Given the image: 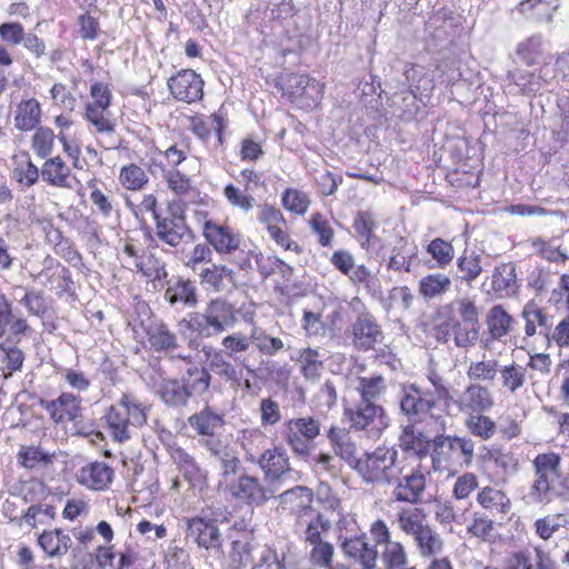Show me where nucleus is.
Listing matches in <instances>:
<instances>
[{
    "instance_id": "23",
    "label": "nucleus",
    "mask_w": 569,
    "mask_h": 569,
    "mask_svg": "<svg viewBox=\"0 0 569 569\" xmlns=\"http://www.w3.org/2000/svg\"><path fill=\"white\" fill-rule=\"evenodd\" d=\"M496 406L493 391L486 385L469 382L457 400L461 413L489 412Z\"/></svg>"
},
{
    "instance_id": "30",
    "label": "nucleus",
    "mask_w": 569,
    "mask_h": 569,
    "mask_svg": "<svg viewBox=\"0 0 569 569\" xmlns=\"http://www.w3.org/2000/svg\"><path fill=\"white\" fill-rule=\"evenodd\" d=\"M37 546L46 558L62 559L72 548V538L63 528L43 529L37 533Z\"/></svg>"
},
{
    "instance_id": "57",
    "label": "nucleus",
    "mask_w": 569,
    "mask_h": 569,
    "mask_svg": "<svg viewBox=\"0 0 569 569\" xmlns=\"http://www.w3.org/2000/svg\"><path fill=\"white\" fill-rule=\"evenodd\" d=\"M542 71V69H540ZM509 78L518 86L522 93H536L547 83L541 72L536 73L527 68L517 67L509 72Z\"/></svg>"
},
{
    "instance_id": "47",
    "label": "nucleus",
    "mask_w": 569,
    "mask_h": 569,
    "mask_svg": "<svg viewBox=\"0 0 569 569\" xmlns=\"http://www.w3.org/2000/svg\"><path fill=\"white\" fill-rule=\"evenodd\" d=\"M486 325L490 338L499 341L512 330L515 318L502 305H495L487 313Z\"/></svg>"
},
{
    "instance_id": "26",
    "label": "nucleus",
    "mask_w": 569,
    "mask_h": 569,
    "mask_svg": "<svg viewBox=\"0 0 569 569\" xmlns=\"http://www.w3.org/2000/svg\"><path fill=\"white\" fill-rule=\"evenodd\" d=\"M535 560L527 548L508 552L502 560V569H557V562L542 547H535Z\"/></svg>"
},
{
    "instance_id": "3",
    "label": "nucleus",
    "mask_w": 569,
    "mask_h": 569,
    "mask_svg": "<svg viewBox=\"0 0 569 569\" xmlns=\"http://www.w3.org/2000/svg\"><path fill=\"white\" fill-rule=\"evenodd\" d=\"M29 278L58 298L74 292V281L69 268L47 253L41 260L28 259L26 262Z\"/></svg>"
},
{
    "instance_id": "38",
    "label": "nucleus",
    "mask_w": 569,
    "mask_h": 569,
    "mask_svg": "<svg viewBox=\"0 0 569 569\" xmlns=\"http://www.w3.org/2000/svg\"><path fill=\"white\" fill-rule=\"evenodd\" d=\"M137 560L134 550L127 546L117 553L113 545H103L96 548V562L100 569H124Z\"/></svg>"
},
{
    "instance_id": "40",
    "label": "nucleus",
    "mask_w": 569,
    "mask_h": 569,
    "mask_svg": "<svg viewBox=\"0 0 569 569\" xmlns=\"http://www.w3.org/2000/svg\"><path fill=\"white\" fill-rule=\"evenodd\" d=\"M477 503L492 515L506 516L511 511L512 501L508 493L492 486L482 487L476 497Z\"/></svg>"
},
{
    "instance_id": "63",
    "label": "nucleus",
    "mask_w": 569,
    "mask_h": 569,
    "mask_svg": "<svg viewBox=\"0 0 569 569\" xmlns=\"http://www.w3.org/2000/svg\"><path fill=\"white\" fill-rule=\"evenodd\" d=\"M33 133L30 138V148L33 153L40 159L50 158L54 149L56 134L49 127L39 126L32 130Z\"/></svg>"
},
{
    "instance_id": "39",
    "label": "nucleus",
    "mask_w": 569,
    "mask_h": 569,
    "mask_svg": "<svg viewBox=\"0 0 569 569\" xmlns=\"http://www.w3.org/2000/svg\"><path fill=\"white\" fill-rule=\"evenodd\" d=\"M43 230L46 231L48 242L53 244L57 256L73 268H81L83 266L81 253L63 237L59 228L54 227L52 222H48Z\"/></svg>"
},
{
    "instance_id": "17",
    "label": "nucleus",
    "mask_w": 569,
    "mask_h": 569,
    "mask_svg": "<svg viewBox=\"0 0 569 569\" xmlns=\"http://www.w3.org/2000/svg\"><path fill=\"white\" fill-rule=\"evenodd\" d=\"M171 97L187 104L200 102L204 97V80L192 69L186 68L171 74L167 80Z\"/></svg>"
},
{
    "instance_id": "22",
    "label": "nucleus",
    "mask_w": 569,
    "mask_h": 569,
    "mask_svg": "<svg viewBox=\"0 0 569 569\" xmlns=\"http://www.w3.org/2000/svg\"><path fill=\"white\" fill-rule=\"evenodd\" d=\"M401 410L415 420H423L426 417L440 418L436 415L437 399L431 391H422L416 386H410L405 390L400 401Z\"/></svg>"
},
{
    "instance_id": "61",
    "label": "nucleus",
    "mask_w": 569,
    "mask_h": 569,
    "mask_svg": "<svg viewBox=\"0 0 569 569\" xmlns=\"http://www.w3.org/2000/svg\"><path fill=\"white\" fill-rule=\"evenodd\" d=\"M119 183L128 191H140L149 183V177L139 164L128 163L120 169Z\"/></svg>"
},
{
    "instance_id": "15",
    "label": "nucleus",
    "mask_w": 569,
    "mask_h": 569,
    "mask_svg": "<svg viewBox=\"0 0 569 569\" xmlns=\"http://www.w3.org/2000/svg\"><path fill=\"white\" fill-rule=\"evenodd\" d=\"M313 491L305 486H296L279 496V512L291 523L296 532L303 528L306 520L315 512Z\"/></svg>"
},
{
    "instance_id": "24",
    "label": "nucleus",
    "mask_w": 569,
    "mask_h": 569,
    "mask_svg": "<svg viewBox=\"0 0 569 569\" xmlns=\"http://www.w3.org/2000/svg\"><path fill=\"white\" fill-rule=\"evenodd\" d=\"M523 320L525 338L540 336L547 340L550 327L553 325V316L535 299L528 300L520 312Z\"/></svg>"
},
{
    "instance_id": "60",
    "label": "nucleus",
    "mask_w": 569,
    "mask_h": 569,
    "mask_svg": "<svg viewBox=\"0 0 569 569\" xmlns=\"http://www.w3.org/2000/svg\"><path fill=\"white\" fill-rule=\"evenodd\" d=\"M386 380L381 375L359 377L356 388L360 396L359 402L375 403L386 392Z\"/></svg>"
},
{
    "instance_id": "54",
    "label": "nucleus",
    "mask_w": 569,
    "mask_h": 569,
    "mask_svg": "<svg viewBox=\"0 0 569 569\" xmlns=\"http://www.w3.org/2000/svg\"><path fill=\"white\" fill-rule=\"evenodd\" d=\"M499 361L495 358L473 360L466 370V376L472 383L492 382L499 372Z\"/></svg>"
},
{
    "instance_id": "10",
    "label": "nucleus",
    "mask_w": 569,
    "mask_h": 569,
    "mask_svg": "<svg viewBox=\"0 0 569 569\" xmlns=\"http://www.w3.org/2000/svg\"><path fill=\"white\" fill-rule=\"evenodd\" d=\"M157 238L170 246L178 247L188 233H192L187 222L186 203L181 200H169L162 212L154 217Z\"/></svg>"
},
{
    "instance_id": "58",
    "label": "nucleus",
    "mask_w": 569,
    "mask_h": 569,
    "mask_svg": "<svg viewBox=\"0 0 569 569\" xmlns=\"http://www.w3.org/2000/svg\"><path fill=\"white\" fill-rule=\"evenodd\" d=\"M254 546L248 539H237L231 542L229 566L231 569H247L253 567Z\"/></svg>"
},
{
    "instance_id": "43",
    "label": "nucleus",
    "mask_w": 569,
    "mask_h": 569,
    "mask_svg": "<svg viewBox=\"0 0 569 569\" xmlns=\"http://www.w3.org/2000/svg\"><path fill=\"white\" fill-rule=\"evenodd\" d=\"M560 7V0H521L516 10L535 22H549Z\"/></svg>"
},
{
    "instance_id": "44",
    "label": "nucleus",
    "mask_w": 569,
    "mask_h": 569,
    "mask_svg": "<svg viewBox=\"0 0 569 569\" xmlns=\"http://www.w3.org/2000/svg\"><path fill=\"white\" fill-rule=\"evenodd\" d=\"M83 119L98 136H112L116 133L117 123L110 107L84 106Z\"/></svg>"
},
{
    "instance_id": "6",
    "label": "nucleus",
    "mask_w": 569,
    "mask_h": 569,
    "mask_svg": "<svg viewBox=\"0 0 569 569\" xmlns=\"http://www.w3.org/2000/svg\"><path fill=\"white\" fill-rule=\"evenodd\" d=\"M398 479L392 489V499L416 506L421 502L427 489L428 469L416 459L405 457L397 466Z\"/></svg>"
},
{
    "instance_id": "48",
    "label": "nucleus",
    "mask_w": 569,
    "mask_h": 569,
    "mask_svg": "<svg viewBox=\"0 0 569 569\" xmlns=\"http://www.w3.org/2000/svg\"><path fill=\"white\" fill-rule=\"evenodd\" d=\"M516 267L512 262H502L495 267L490 277L486 279L483 286L489 282L488 292L496 296L508 293L516 283Z\"/></svg>"
},
{
    "instance_id": "45",
    "label": "nucleus",
    "mask_w": 569,
    "mask_h": 569,
    "mask_svg": "<svg viewBox=\"0 0 569 569\" xmlns=\"http://www.w3.org/2000/svg\"><path fill=\"white\" fill-rule=\"evenodd\" d=\"M12 177L24 188L32 187L41 178L40 168L32 162L29 152L19 151L13 154Z\"/></svg>"
},
{
    "instance_id": "49",
    "label": "nucleus",
    "mask_w": 569,
    "mask_h": 569,
    "mask_svg": "<svg viewBox=\"0 0 569 569\" xmlns=\"http://www.w3.org/2000/svg\"><path fill=\"white\" fill-rule=\"evenodd\" d=\"M296 362L306 380L317 381L325 370V359L318 349L311 347L298 351Z\"/></svg>"
},
{
    "instance_id": "20",
    "label": "nucleus",
    "mask_w": 569,
    "mask_h": 569,
    "mask_svg": "<svg viewBox=\"0 0 569 569\" xmlns=\"http://www.w3.org/2000/svg\"><path fill=\"white\" fill-rule=\"evenodd\" d=\"M339 547L343 556L359 569H377L379 551L370 543L366 532H355L351 538L340 537Z\"/></svg>"
},
{
    "instance_id": "1",
    "label": "nucleus",
    "mask_w": 569,
    "mask_h": 569,
    "mask_svg": "<svg viewBox=\"0 0 569 569\" xmlns=\"http://www.w3.org/2000/svg\"><path fill=\"white\" fill-rule=\"evenodd\" d=\"M149 410L150 407L134 393L124 392L106 410L102 421L111 439L123 443L131 439L133 428H140L147 423Z\"/></svg>"
},
{
    "instance_id": "34",
    "label": "nucleus",
    "mask_w": 569,
    "mask_h": 569,
    "mask_svg": "<svg viewBox=\"0 0 569 569\" xmlns=\"http://www.w3.org/2000/svg\"><path fill=\"white\" fill-rule=\"evenodd\" d=\"M258 463L264 478L271 482L280 481L291 471L287 451L281 447L263 450Z\"/></svg>"
},
{
    "instance_id": "13",
    "label": "nucleus",
    "mask_w": 569,
    "mask_h": 569,
    "mask_svg": "<svg viewBox=\"0 0 569 569\" xmlns=\"http://www.w3.org/2000/svg\"><path fill=\"white\" fill-rule=\"evenodd\" d=\"M222 493L227 500L241 506H261L271 497V491L263 481L248 473L232 478L231 482H222Z\"/></svg>"
},
{
    "instance_id": "56",
    "label": "nucleus",
    "mask_w": 569,
    "mask_h": 569,
    "mask_svg": "<svg viewBox=\"0 0 569 569\" xmlns=\"http://www.w3.org/2000/svg\"><path fill=\"white\" fill-rule=\"evenodd\" d=\"M328 440L333 452L347 462L356 460L357 447L349 433L337 427H330L327 431Z\"/></svg>"
},
{
    "instance_id": "12",
    "label": "nucleus",
    "mask_w": 569,
    "mask_h": 569,
    "mask_svg": "<svg viewBox=\"0 0 569 569\" xmlns=\"http://www.w3.org/2000/svg\"><path fill=\"white\" fill-rule=\"evenodd\" d=\"M397 456L393 448L378 447L358 459L355 468L368 483H390L395 479L392 469L399 465Z\"/></svg>"
},
{
    "instance_id": "41",
    "label": "nucleus",
    "mask_w": 569,
    "mask_h": 569,
    "mask_svg": "<svg viewBox=\"0 0 569 569\" xmlns=\"http://www.w3.org/2000/svg\"><path fill=\"white\" fill-rule=\"evenodd\" d=\"M17 463L28 471L48 469L52 466L54 456L34 445H21L16 455Z\"/></svg>"
},
{
    "instance_id": "14",
    "label": "nucleus",
    "mask_w": 569,
    "mask_h": 569,
    "mask_svg": "<svg viewBox=\"0 0 569 569\" xmlns=\"http://www.w3.org/2000/svg\"><path fill=\"white\" fill-rule=\"evenodd\" d=\"M346 419L350 428L363 431L369 438L378 439L389 426V419L382 406L369 402H357L345 408Z\"/></svg>"
},
{
    "instance_id": "16",
    "label": "nucleus",
    "mask_w": 569,
    "mask_h": 569,
    "mask_svg": "<svg viewBox=\"0 0 569 569\" xmlns=\"http://www.w3.org/2000/svg\"><path fill=\"white\" fill-rule=\"evenodd\" d=\"M320 435V422L313 417L288 419L283 423V439L290 449L300 456H308L315 439Z\"/></svg>"
},
{
    "instance_id": "31",
    "label": "nucleus",
    "mask_w": 569,
    "mask_h": 569,
    "mask_svg": "<svg viewBox=\"0 0 569 569\" xmlns=\"http://www.w3.org/2000/svg\"><path fill=\"white\" fill-rule=\"evenodd\" d=\"M114 479V470L103 461H92L78 472L77 481L80 486L92 491H106Z\"/></svg>"
},
{
    "instance_id": "28",
    "label": "nucleus",
    "mask_w": 569,
    "mask_h": 569,
    "mask_svg": "<svg viewBox=\"0 0 569 569\" xmlns=\"http://www.w3.org/2000/svg\"><path fill=\"white\" fill-rule=\"evenodd\" d=\"M41 180L49 187L57 189H73L78 181L72 168L61 156L50 157L44 160L40 168Z\"/></svg>"
},
{
    "instance_id": "4",
    "label": "nucleus",
    "mask_w": 569,
    "mask_h": 569,
    "mask_svg": "<svg viewBox=\"0 0 569 569\" xmlns=\"http://www.w3.org/2000/svg\"><path fill=\"white\" fill-rule=\"evenodd\" d=\"M281 97L302 110L317 108L325 93V83L306 73L288 72L276 80Z\"/></svg>"
},
{
    "instance_id": "18",
    "label": "nucleus",
    "mask_w": 569,
    "mask_h": 569,
    "mask_svg": "<svg viewBox=\"0 0 569 569\" xmlns=\"http://www.w3.org/2000/svg\"><path fill=\"white\" fill-rule=\"evenodd\" d=\"M240 177L243 180V189H240L234 183L229 182L223 187V197L227 202L232 207L243 212L251 211L256 206V199L249 191L266 188V182L262 180V173L253 168H244L240 171Z\"/></svg>"
},
{
    "instance_id": "19",
    "label": "nucleus",
    "mask_w": 569,
    "mask_h": 569,
    "mask_svg": "<svg viewBox=\"0 0 569 569\" xmlns=\"http://www.w3.org/2000/svg\"><path fill=\"white\" fill-rule=\"evenodd\" d=\"M134 333L146 350L157 353H171L179 346L176 333L162 322H141L134 328Z\"/></svg>"
},
{
    "instance_id": "32",
    "label": "nucleus",
    "mask_w": 569,
    "mask_h": 569,
    "mask_svg": "<svg viewBox=\"0 0 569 569\" xmlns=\"http://www.w3.org/2000/svg\"><path fill=\"white\" fill-rule=\"evenodd\" d=\"M204 447L210 453L220 460L221 473L218 482V491L222 492V482H231V478L238 475L241 469V461L233 450L220 439H208Z\"/></svg>"
},
{
    "instance_id": "5",
    "label": "nucleus",
    "mask_w": 569,
    "mask_h": 569,
    "mask_svg": "<svg viewBox=\"0 0 569 569\" xmlns=\"http://www.w3.org/2000/svg\"><path fill=\"white\" fill-rule=\"evenodd\" d=\"M237 310L223 298L209 301L203 312L190 313L188 328L201 337H212L232 328L238 320Z\"/></svg>"
},
{
    "instance_id": "7",
    "label": "nucleus",
    "mask_w": 569,
    "mask_h": 569,
    "mask_svg": "<svg viewBox=\"0 0 569 569\" xmlns=\"http://www.w3.org/2000/svg\"><path fill=\"white\" fill-rule=\"evenodd\" d=\"M532 469L528 498L532 503L547 505L555 495V482L561 478V457L556 452L539 453L532 460Z\"/></svg>"
},
{
    "instance_id": "37",
    "label": "nucleus",
    "mask_w": 569,
    "mask_h": 569,
    "mask_svg": "<svg viewBox=\"0 0 569 569\" xmlns=\"http://www.w3.org/2000/svg\"><path fill=\"white\" fill-rule=\"evenodd\" d=\"M188 423L198 436L204 438L206 442L208 439H217L218 430L224 426V418L211 407L206 406L199 412L191 415L188 418Z\"/></svg>"
},
{
    "instance_id": "53",
    "label": "nucleus",
    "mask_w": 569,
    "mask_h": 569,
    "mask_svg": "<svg viewBox=\"0 0 569 569\" xmlns=\"http://www.w3.org/2000/svg\"><path fill=\"white\" fill-rule=\"evenodd\" d=\"M501 388L510 393L516 395L527 383V368L512 361L499 369Z\"/></svg>"
},
{
    "instance_id": "21",
    "label": "nucleus",
    "mask_w": 569,
    "mask_h": 569,
    "mask_svg": "<svg viewBox=\"0 0 569 569\" xmlns=\"http://www.w3.org/2000/svg\"><path fill=\"white\" fill-rule=\"evenodd\" d=\"M349 332L353 347L360 351L375 349L376 345L381 343L385 338L377 318L369 311H363L357 316L350 326Z\"/></svg>"
},
{
    "instance_id": "50",
    "label": "nucleus",
    "mask_w": 569,
    "mask_h": 569,
    "mask_svg": "<svg viewBox=\"0 0 569 569\" xmlns=\"http://www.w3.org/2000/svg\"><path fill=\"white\" fill-rule=\"evenodd\" d=\"M352 228L361 248H369L376 239V230L378 228L376 214L370 210L357 211Z\"/></svg>"
},
{
    "instance_id": "27",
    "label": "nucleus",
    "mask_w": 569,
    "mask_h": 569,
    "mask_svg": "<svg viewBox=\"0 0 569 569\" xmlns=\"http://www.w3.org/2000/svg\"><path fill=\"white\" fill-rule=\"evenodd\" d=\"M32 333V328L24 317H16L13 303L0 289V338L8 335L9 340L20 342L22 337Z\"/></svg>"
},
{
    "instance_id": "2",
    "label": "nucleus",
    "mask_w": 569,
    "mask_h": 569,
    "mask_svg": "<svg viewBox=\"0 0 569 569\" xmlns=\"http://www.w3.org/2000/svg\"><path fill=\"white\" fill-rule=\"evenodd\" d=\"M430 457L435 471L456 476L471 466L475 458V441L467 436L437 435L432 439Z\"/></svg>"
},
{
    "instance_id": "36",
    "label": "nucleus",
    "mask_w": 569,
    "mask_h": 569,
    "mask_svg": "<svg viewBox=\"0 0 569 569\" xmlns=\"http://www.w3.org/2000/svg\"><path fill=\"white\" fill-rule=\"evenodd\" d=\"M399 447L403 452H412L416 460L421 461L432 450V440L415 423L406 426L399 436Z\"/></svg>"
},
{
    "instance_id": "59",
    "label": "nucleus",
    "mask_w": 569,
    "mask_h": 569,
    "mask_svg": "<svg viewBox=\"0 0 569 569\" xmlns=\"http://www.w3.org/2000/svg\"><path fill=\"white\" fill-rule=\"evenodd\" d=\"M24 359V353L20 348L0 342V372L4 379L20 371Z\"/></svg>"
},
{
    "instance_id": "55",
    "label": "nucleus",
    "mask_w": 569,
    "mask_h": 569,
    "mask_svg": "<svg viewBox=\"0 0 569 569\" xmlns=\"http://www.w3.org/2000/svg\"><path fill=\"white\" fill-rule=\"evenodd\" d=\"M233 270L224 264L213 263L199 273L200 283L206 289L220 292L224 288V281H232Z\"/></svg>"
},
{
    "instance_id": "33",
    "label": "nucleus",
    "mask_w": 569,
    "mask_h": 569,
    "mask_svg": "<svg viewBox=\"0 0 569 569\" xmlns=\"http://www.w3.org/2000/svg\"><path fill=\"white\" fill-rule=\"evenodd\" d=\"M42 116V106L37 98H22L13 110L14 128L20 132H30L41 124Z\"/></svg>"
},
{
    "instance_id": "62",
    "label": "nucleus",
    "mask_w": 569,
    "mask_h": 569,
    "mask_svg": "<svg viewBox=\"0 0 569 569\" xmlns=\"http://www.w3.org/2000/svg\"><path fill=\"white\" fill-rule=\"evenodd\" d=\"M181 380L190 397H196L208 391L211 376L206 368L193 366L187 370Z\"/></svg>"
},
{
    "instance_id": "51",
    "label": "nucleus",
    "mask_w": 569,
    "mask_h": 569,
    "mask_svg": "<svg viewBox=\"0 0 569 569\" xmlns=\"http://www.w3.org/2000/svg\"><path fill=\"white\" fill-rule=\"evenodd\" d=\"M21 519L31 530L49 529L56 520V508L48 503H32L23 511Z\"/></svg>"
},
{
    "instance_id": "25",
    "label": "nucleus",
    "mask_w": 569,
    "mask_h": 569,
    "mask_svg": "<svg viewBox=\"0 0 569 569\" xmlns=\"http://www.w3.org/2000/svg\"><path fill=\"white\" fill-rule=\"evenodd\" d=\"M329 261L336 270L348 277L355 286L363 284L366 288H370V283L375 280L372 272L366 264H356L355 257L349 250H335Z\"/></svg>"
},
{
    "instance_id": "11",
    "label": "nucleus",
    "mask_w": 569,
    "mask_h": 569,
    "mask_svg": "<svg viewBox=\"0 0 569 569\" xmlns=\"http://www.w3.org/2000/svg\"><path fill=\"white\" fill-rule=\"evenodd\" d=\"M257 220L277 247L296 254L303 252L302 246L292 238L283 212L274 204L264 202L258 206Z\"/></svg>"
},
{
    "instance_id": "64",
    "label": "nucleus",
    "mask_w": 569,
    "mask_h": 569,
    "mask_svg": "<svg viewBox=\"0 0 569 569\" xmlns=\"http://www.w3.org/2000/svg\"><path fill=\"white\" fill-rule=\"evenodd\" d=\"M301 530L305 545L323 540L331 530V521L321 512H316L306 520Z\"/></svg>"
},
{
    "instance_id": "46",
    "label": "nucleus",
    "mask_w": 569,
    "mask_h": 569,
    "mask_svg": "<svg viewBox=\"0 0 569 569\" xmlns=\"http://www.w3.org/2000/svg\"><path fill=\"white\" fill-rule=\"evenodd\" d=\"M418 555L422 559L439 556L445 549V541L437 529L430 523L412 537Z\"/></svg>"
},
{
    "instance_id": "35",
    "label": "nucleus",
    "mask_w": 569,
    "mask_h": 569,
    "mask_svg": "<svg viewBox=\"0 0 569 569\" xmlns=\"http://www.w3.org/2000/svg\"><path fill=\"white\" fill-rule=\"evenodd\" d=\"M163 181L169 191H171L178 200L191 197L192 202L197 204H204L206 200L200 197V190L194 186L192 178L181 170H166L160 166Z\"/></svg>"
},
{
    "instance_id": "9",
    "label": "nucleus",
    "mask_w": 569,
    "mask_h": 569,
    "mask_svg": "<svg viewBox=\"0 0 569 569\" xmlns=\"http://www.w3.org/2000/svg\"><path fill=\"white\" fill-rule=\"evenodd\" d=\"M194 219L201 226L202 237L217 253L233 254L240 250L242 234L227 220L214 219L203 210H196Z\"/></svg>"
},
{
    "instance_id": "29",
    "label": "nucleus",
    "mask_w": 569,
    "mask_h": 569,
    "mask_svg": "<svg viewBox=\"0 0 569 569\" xmlns=\"http://www.w3.org/2000/svg\"><path fill=\"white\" fill-rule=\"evenodd\" d=\"M186 535L200 548L208 550L221 547L220 530L213 519L199 516L188 519Z\"/></svg>"
},
{
    "instance_id": "8",
    "label": "nucleus",
    "mask_w": 569,
    "mask_h": 569,
    "mask_svg": "<svg viewBox=\"0 0 569 569\" xmlns=\"http://www.w3.org/2000/svg\"><path fill=\"white\" fill-rule=\"evenodd\" d=\"M39 406L56 426L67 429L71 425L74 435L88 436L90 433L83 423V408L80 396L63 391L54 399L41 398Z\"/></svg>"
},
{
    "instance_id": "52",
    "label": "nucleus",
    "mask_w": 569,
    "mask_h": 569,
    "mask_svg": "<svg viewBox=\"0 0 569 569\" xmlns=\"http://www.w3.org/2000/svg\"><path fill=\"white\" fill-rule=\"evenodd\" d=\"M487 412L463 413V425L469 433L478 439L488 441L498 431L496 421Z\"/></svg>"
},
{
    "instance_id": "42",
    "label": "nucleus",
    "mask_w": 569,
    "mask_h": 569,
    "mask_svg": "<svg viewBox=\"0 0 569 569\" xmlns=\"http://www.w3.org/2000/svg\"><path fill=\"white\" fill-rule=\"evenodd\" d=\"M398 529L407 537L415 535L430 525L428 513L421 507H401L396 513Z\"/></svg>"
}]
</instances>
